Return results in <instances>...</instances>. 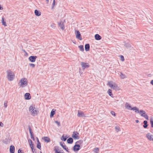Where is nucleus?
I'll return each instance as SVG.
<instances>
[{"label": "nucleus", "mask_w": 153, "mask_h": 153, "mask_svg": "<svg viewBox=\"0 0 153 153\" xmlns=\"http://www.w3.org/2000/svg\"><path fill=\"white\" fill-rule=\"evenodd\" d=\"M7 78L10 81H13L15 78V75L14 73L10 70H8L6 71Z\"/></svg>", "instance_id": "1"}, {"label": "nucleus", "mask_w": 153, "mask_h": 153, "mask_svg": "<svg viewBox=\"0 0 153 153\" xmlns=\"http://www.w3.org/2000/svg\"><path fill=\"white\" fill-rule=\"evenodd\" d=\"M34 109L35 107H33V105H31L29 108V111L33 116L36 115L38 114L37 111Z\"/></svg>", "instance_id": "2"}, {"label": "nucleus", "mask_w": 153, "mask_h": 153, "mask_svg": "<svg viewBox=\"0 0 153 153\" xmlns=\"http://www.w3.org/2000/svg\"><path fill=\"white\" fill-rule=\"evenodd\" d=\"M20 82L21 83L20 85V86L23 87L27 85L28 82L27 79L23 78L21 79Z\"/></svg>", "instance_id": "3"}, {"label": "nucleus", "mask_w": 153, "mask_h": 153, "mask_svg": "<svg viewBox=\"0 0 153 153\" xmlns=\"http://www.w3.org/2000/svg\"><path fill=\"white\" fill-rule=\"evenodd\" d=\"M108 85L111 88H112L114 90H116L118 89L117 85L112 81H109L108 83Z\"/></svg>", "instance_id": "4"}, {"label": "nucleus", "mask_w": 153, "mask_h": 153, "mask_svg": "<svg viewBox=\"0 0 153 153\" xmlns=\"http://www.w3.org/2000/svg\"><path fill=\"white\" fill-rule=\"evenodd\" d=\"M79 134L77 131H74L73 132L72 134V137L74 139H79Z\"/></svg>", "instance_id": "5"}, {"label": "nucleus", "mask_w": 153, "mask_h": 153, "mask_svg": "<svg viewBox=\"0 0 153 153\" xmlns=\"http://www.w3.org/2000/svg\"><path fill=\"white\" fill-rule=\"evenodd\" d=\"M140 114L141 116L144 117L146 120H149L148 116L146 114L145 111H144L140 110Z\"/></svg>", "instance_id": "6"}, {"label": "nucleus", "mask_w": 153, "mask_h": 153, "mask_svg": "<svg viewBox=\"0 0 153 153\" xmlns=\"http://www.w3.org/2000/svg\"><path fill=\"white\" fill-rule=\"evenodd\" d=\"M81 65L83 70L85 68H88L89 67V65L88 63H85L83 62H81Z\"/></svg>", "instance_id": "7"}, {"label": "nucleus", "mask_w": 153, "mask_h": 153, "mask_svg": "<svg viewBox=\"0 0 153 153\" xmlns=\"http://www.w3.org/2000/svg\"><path fill=\"white\" fill-rule=\"evenodd\" d=\"M75 33L76 38L80 40H82V39L81 36V34L79 30H76L75 31Z\"/></svg>", "instance_id": "8"}, {"label": "nucleus", "mask_w": 153, "mask_h": 153, "mask_svg": "<svg viewBox=\"0 0 153 153\" xmlns=\"http://www.w3.org/2000/svg\"><path fill=\"white\" fill-rule=\"evenodd\" d=\"M28 129H29V132H30V136H31V138L33 140H35V138H34V134L33 133V132L32 131V129H31V128H30V126H28Z\"/></svg>", "instance_id": "9"}, {"label": "nucleus", "mask_w": 153, "mask_h": 153, "mask_svg": "<svg viewBox=\"0 0 153 153\" xmlns=\"http://www.w3.org/2000/svg\"><path fill=\"white\" fill-rule=\"evenodd\" d=\"M37 58V56H30L29 58V59L31 62H34Z\"/></svg>", "instance_id": "10"}, {"label": "nucleus", "mask_w": 153, "mask_h": 153, "mask_svg": "<svg viewBox=\"0 0 153 153\" xmlns=\"http://www.w3.org/2000/svg\"><path fill=\"white\" fill-rule=\"evenodd\" d=\"M80 146L79 144H75L73 147V150L75 151H77L80 149Z\"/></svg>", "instance_id": "11"}, {"label": "nucleus", "mask_w": 153, "mask_h": 153, "mask_svg": "<svg viewBox=\"0 0 153 153\" xmlns=\"http://www.w3.org/2000/svg\"><path fill=\"white\" fill-rule=\"evenodd\" d=\"M146 136L148 139L150 140H153V135L151 134L150 133L147 134L146 135Z\"/></svg>", "instance_id": "12"}, {"label": "nucleus", "mask_w": 153, "mask_h": 153, "mask_svg": "<svg viewBox=\"0 0 153 153\" xmlns=\"http://www.w3.org/2000/svg\"><path fill=\"white\" fill-rule=\"evenodd\" d=\"M25 99L26 100H29L31 98L30 94L29 93H26L25 94Z\"/></svg>", "instance_id": "13"}, {"label": "nucleus", "mask_w": 153, "mask_h": 153, "mask_svg": "<svg viewBox=\"0 0 153 153\" xmlns=\"http://www.w3.org/2000/svg\"><path fill=\"white\" fill-rule=\"evenodd\" d=\"M58 25L59 27H60L62 30H64L65 28V25H64V23L62 21H61L59 23H58Z\"/></svg>", "instance_id": "14"}, {"label": "nucleus", "mask_w": 153, "mask_h": 153, "mask_svg": "<svg viewBox=\"0 0 153 153\" xmlns=\"http://www.w3.org/2000/svg\"><path fill=\"white\" fill-rule=\"evenodd\" d=\"M10 153H14L15 152V147L13 145L10 146Z\"/></svg>", "instance_id": "15"}, {"label": "nucleus", "mask_w": 153, "mask_h": 153, "mask_svg": "<svg viewBox=\"0 0 153 153\" xmlns=\"http://www.w3.org/2000/svg\"><path fill=\"white\" fill-rule=\"evenodd\" d=\"M77 116L78 117H85L84 115V113L82 111H78V114H77Z\"/></svg>", "instance_id": "16"}, {"label": "nucleus", "mask_w": 153, "mask_h": 153, "mask_svg": "<svg viewBox=\"0 0 153 153\" xmlns=\"http://www.w3.org/2000/svg\"><path fill=\"white\" fill-rule=\"evenodd\" d=\"M60 145L63 148L66 150L68 152H69L68 150L67 147L65 145H63V144L61 142L60 143Z\"/></svg>", "instance_id": "17"}, {"label": "nucleus", "mask_w": 153, "mask_h": 153, "mask_svg": "<svg viewBox=\"0 0 153 153\" xmlns=\"http://www.w3.org/2000/svg\"><path fill=\"white\" fill-rule=\"evenodd\" d=\"M94 37L95 39L97 40H100L102 38L101 37L99 34H97L95 35Z\"/></svg>", "instance_id": "18"}, {"label": "nucleus", "mask_w": 153, "mask_h": 153, "mask_svg": "<svg viewBox=\"0 0 153 153\" xmlns=\"http://www.w3.org/2000/svg\"><path fill=\"white\" fill-rule=\"evenodd\" d=\"M125 107L128 110H131V106L128 102H126L125 104Z\"/></svg>", "instance_id": "19"}, {"label": "nucleus", "mask_w": 153, "mask_h": 153, "mask_svg": "<svg viewBox=\"0 0 153 153\" xmlns=\"http://www.w3.org/2000/svg\"><path fill=\"white\" fill-rule=\"evenodd\" d=\"M42 139L46 143H48L51 141V140L48 137H45L42 138Z\"/></svg>", "instance_id": "20"}, {"label": "nucleus", "mask_w": 153, "mask_h": 153, "mask_svg": "<svg viewBox=\"0 0 153 153\" xmlns=\"http://www.w3.org/2000/svg\"><path fill=\"white\" fill-rule=\"evenodd\" d=\"M35 15L37 16H39L41 15V12L37 10H35L34 11Z\"/></svg>", "instance_id": "21"}, {"label": "nucleus", "mask_w": 153, "mask_h": 153, "mask_svg": "<svg viewBox=\"0 0 153 153\" xmlns=\"http://www.w3.org/2000/svg\"><path fill=\"white\" fill-rule=\"evenodd\" d=\"M85 49L86 51H88L90 49V45L89 44H86L85 45Z\"/></svg>", "instance_id": "22"}, {"label": "nucleus", "mask_w": 153, "mask_h": 153, "mask_svg": "<svg viewBox=\"0 0 153 153\" xmlns=\"http://www.w3.org/2000/svg\"><path fill=\"white\" fill-rule=\"evenodd\" d=\"M56 147H55V149H54V151L55 152V153H63L61 151V150H59V149L57 148Z\"/></svg>", "instance_id": "23"}, {"label": "nucleus", "mask_w": 153, "mask_h": 153, "mask_svg": "<svg viewBox=\"0 0 153 153\" xmlns=\"http://www.w3.org/2000/svg\"><path fill=\"white\" fill-rule=\"evenodd\" d=\"M56 111L55 110H54V109H53L51 111L50 115V117L51 118L53 116L54 114H55V111Z\"/></svg>", "instance_id": "24"}, {"label": "nucleus", "mask_w": 153, "mask_h": 153, "mask_svg": "<svg viewBox=\"0 0 153 153\" xmlns=\"http://www.w3.org/2000/svg\"><path fill=\"white\" fill-rule=\"evenodd\" d=\"M67 142L69 144H71L73 142V139L71 137H70L67 140Z\"/></svg>", "instance_id": "25"}, {"label": "nucleus", "mask_w": 153, "mask_h": 153, "mask_svg": "<svg viewBox=\"0 0 153 153\" xmlns=\"http://www.w3.org/2000/svg\"><path fill=\"white\" fill-rule=\"evenodd\" d=\"M147 123L148 122L146 120H144L143 121L144 125H143V127L145 128H146L148 127V125L147 124Z\"/></svg>", "instance_id": "26"}, {"label": "nucleus", "mask_w": 153, "mask_h": 153, "mask_svg": "<svg viewBox=\"0 0 153 153\" xmlns=\"http://www.w3.org/2000/svg\"><path fill=\"white\" fill-rule=\"evenodd\" d=\"M124 43H125L124 46L127 48H129L131 47V45L130 44L128 43H126L125 42H124Z\"/></svg>", "instance_id": "27"}, {"label": "nucleus", "mask_w": 153, "mask_h": 153, "mask_svg": "<svg viewBox=\"0 0 153 153\" xmlns=\"http://www.w3.org/2000/svg\"><path fill=\"white\" fill-rule=\"evenodd\" d=\"M36 147L37 148L39 149H41V144L39 140H38V141L37 142V143L36 146Z\"/></svg>", "instance_id": "28"}, {"label": "nucleus", "mask_w": 153, "mask_h": 153, "mask_svg": "<svg viewBox=\"0 0 153 153\" xmlns=\"http://www.w3.org/2000/svg\"><path fill=\"white\" fill-rule=\"evenodd\" d=\"M108 94L111 97H113V94L112 92V90L110 89H109L107 92Z\"/></svg>", "instance_id": "29"}, {"label": "nucleus", "mask_w": 153, "mask_h": 153, "mask_svg": "<svg viewBox=\"0 0 153 153\" xmlns=\"http://www.w3.org/2000/svg\"><path fill=\"white\" fill-rule=\"evenodd\" d=\"M79 49L81 51H83L84 50V48L83 46L82 45H80L79 46Z\"/></svg>", "instance_id": "30"}, {"label": "nucleus", "mask_w": 153, "mask_h": 153, "mask_svg": "<svg viewBox=\"0 0 153 153\" xmlns=\"http://www.w3.org/2000/svg\"><path fill=\"white\" fill-rule=\"evenodd\" d=\"M120 78L122 79H124L126 77L125 75L123 74L122 72H120Z\"/></svg>", "instance_id": "31"}, {"label": "nucleus", "mask_w": 153, "mask_h": 153, "mask_svg": "<svg viewBox=\"0 0 153 153\" xmlns=\"http://www.w3.org/2000/svg\"><path fill=\"white\" fill-rule=\"evenodd\" d=\"M1 21L3 25H4L5 26H6V22L5 21H4V18L3 17Z\"/></svg>", "instance_id": "32"}, {"label": "nucleus", "mask_w": 153, "mask_h": 153, "mask_svg": "<svg viewBox=\"0 0 153 153\" xmlns=\"http://www.w3.org/2000/svg\"><path fill=\"white\" fill-rule=\"evenodd\" d=\"M150 122L151 127L153 128V118H151Z\"/></svg>", "instance_id": "33"}, {"label": "nucleus", "mask_w": 153, "mask_h": 153, "mask_svg": "<svg viewBox=\"0 0 153 153\" xmlns=\"http://www.w3.org/2000/svg\"><path fill=\"white\" fill-rule=\"evenodd\" d=\"M67 137H64V136L63 135L62 137L61 138V139L62 140L64 141H65L67 139Z\"/></svg>", "instance_id": "34"}, {"label": "nucleus", "mask_w": 153, "mask_h": 153, "mask_svg": "<svg viewBox=\"0 0 153 153\" xmlns=\"http://www.w3.org/2000/svg\"><path fill=\"white\" fill-rule=\"evenodd\" d=\"M83 143V141L81 140H80L78 141H77L76 142V143H78L80 144H82Z\"/></svg>", "instance_id": "35"}, {"label": "nucleus", "mask_w": 153, "mask_h": 153, "mask_svg": "<svg viewBox=\"0 0 153 153\" xmlns=\"http://www.w3.org/2000/svg\"><path fill=\"white\" fill-rule=\"evenodd\" d=\"M115 128L117 132L120 131V127L118 126H116Z\"/></svg>", "instance_id": "36"}, {"label": "nucleus", "mask_w": 153, "mask_h": 153, "mask_svg": "<svg viewBox=\"0 0 153 153\" xmlns=\"http://www.w3.org/2000/svg\"><path fill=\"white\" fill-rule=\"evenodd\" d=\"M55 0H53V3H52V9H53V8L54 7L55 5Z\"/></svg>", "instance_id": "37"}, {"label": "nucleus", "mask_w": 153, "mask_h": 153, "mask_svg": "<svg viewBox=\"0 0 153 153\" xmlns=\"http://www.w3.org/2000/svg\"><path fill=\"white\" fill-rule=\"evenodd\" d=\"M29 65L32 68H34L35 67V65L32 63H29Z\"/></svg>", "instance_id": "38"}, {"label": "nucleus", "mask_w": 153, "mask_h": 153, "mask_svg": "<svg viewBox=\"0 0 153 153\" xmlns=\"http://www.w3.org/2000/svg\"><path fill=\"white\" fill-rule=\"evenodd\" d=\"M28 142L30 145V144H32L33 143L32 141L30 139H28Z\"/></svg>", "instance_id": "39"}, {"label": "nucleus", "mask_w": 153, "mask_h": 153, "mask_svg": "<svg viewBox=\"0 0 153 153\" xmlns=\"http://www.w3.org/2000/svg\"><path fill=\"white\" fill-rule=\"evenodd\" d=\"M120 57L121 58V59L122 61H123L124 60V56L122 55H120Z\"/></svg>", "instance_id": "40"}, {"label": "nucleus", "mask_w": 153, "mask_h": 153, "mask_svg": "<svg viewBox=\"0 0 153 153\" xmlns=\"http://www.w3.org/2000/svg\"><path fill=\"white\" fill-rule=\"evenodd\" d=\"M55 122L57 124L58 126H60V123L59 122L57 121H55Z\"/></svg>", "instance_id": "41"}, {"label": "nucleus", "mask_w": 153, "mask_h": 153, "mask_svg": "<svg viewBox=\"0 0 153 153\" xmlns=\"http://www.w3.org/2000/svg\"><path fill=\"white\" fill-rule=\"evenodd\" d=\"M33 153H37L36 150L35 149L33 148L32 149Z\"/></svg>", "instance_id": "42"}, {"label": "nucleus", "mask_w": 153, "mask_h": 153, "mask_svg": "<svg viewBox=\"0 0 153 153\" xmlns=\"http://www.w3.org/2000/svg\"><path fill=\"white\" fill-rule=\"evenodd\" d=\"M7 102L6 101H5L4 102V106L5 108H6L7 107Z\"/></svg>", "instance_id": "43"}, {"label": "nucleus", "mask_w": 153, "mask_h": 153, "mask_svg": "<svg viewBox=\"0 0 153 153\" xmlns=\"http://www.w3.org/2000/svg\"><path fill=\"white\" fill-rule=\"evenodd\" d=\"M111 114L113 115L114 116H115L116 114L115 113L114 111H111Z\"/></svg>", "instance_id": "44"}, {"label": "nucleus", "mask_w": 153, "mask_h": 153, "mask_svg": "<svg viewBox=\"0 0 153 153\" xmlns=\"http://www.w3.org/2000/svg\"><path fill=\"white\" fill-rule=\"evenodd\" d=\"M30 147H31V149H33V148H34V144H33V143L32 144H30Z\"/></svg>", "instance_id": "45"}, {"label": "nucleus", "mask_w": 153, "mask_h": 153, "mask_svg": "<svg viewBox=\"0 0 153 153\" xmlns=\"http://www.w3.org/2000/svg\"><path fill=\"white\" fill-rule=\"evenodd\" d=\"M135 112L137 113H140V111H139V109L137 108L135 110Z\"/></svg>", "instance_id": "46"}, {"label": "nucleus", "mask_w": 153, "mask_h": 153, "mask_svg": "<svg viewBox=\"0 0 153 153\" xmlns=\"http://www.w3.org/2000/svg\"><path fill=\"white\" fill-rule=\"evenodd\" d=\"M137 108V107H134L133 108H131V110L134 111Z\"/></svg>", "instance_id": "47"}, {"label": "nucleus", "mask_w": 153, "mask_h": 153, "mask_svg": "<svg viewBox=\"0 0 153 153\" xmlns=\"http://www.w3.org/2000/svg\"><path fill=\"white\" fill-rule=\"evenodd\" d=\"M94 150H95V151L96 152H98L99 151V149L98 148H95L94 149Z\"/></svg>", "instance_id": "48"}, {"label": "nucleus", "mask_w": 153, "mask_h": 153, "mask_svg": "<svg viewBox=\"0 0 153 153\" xmlns=\"http://www.w3.org/2000/svg\"><path fill=\"white\" fill-rule=\"evenodd\" d=\"M0 126L3 127L4 126V124L1 122H0Z\"/></svg>", "instance_id": "49"}, {"label": "nucleus", "mask_w": 153, "mask_h": 153, "mask_svg": "<svg viewBox=\"0 0 153 153\" xmlns=\"http://www.w3.org/2000/svg\"><path fill=\"white\" fill-rule=\"evenodd\" d=\"M18 153H22V150H21L20 149H19L18 150Z\"/></svg>", "instance_id": "50"}, {"label": "nucleus", "mask_w": 153, "mask_h": 153, "mask_svg": "<svg viewBox=\"0 0 153 153\" xmlns=\"http://www.w3.org/2000/svg\"><path fill=\"white\" fill-rule=\"evenodd\" d=\"M150 83L153 85V80H152L151 81Z\"/></svg>", "instance_id": "51"}, {"label": "nucleus", "mask_w": 153, "mask_h": 153, "mask_svg": "<svg viewBox=\"0 0 153 153\" xmlns=\"http://www.w3.org/2000/svg\"><path fill=\"white\" fill-rule=\"evenodd\" d=\"M3 8L2 7L1 5H0V10H3Z\"/></svg>", "instance_id": "52"}, {"label": "nucleus", "mask_w": 153, "mask_h": 153, "mask_svg": "<svg viewBox=\"0 0 153 153\" xmlns=\"http://www.w3.org/2000/svg\"><path fill=\"white\" fill-rule=\"evenodd\" d=\"M136 123H137L139 122V121L138 120H136L135 121Z\"/></svg>", "instance_id": "53"}, {"label": "nucleus", "mask_w": 153, "mask_h": 153, "mask_svg": "<svg viewBox=\"0 0 153 153\" xmlns=\"http://www.w3.org/2000/svg\"><path fill=\"white\" fill-rule=\"evenodd\" d=\"M23 51H24V52H25L26 54H27V52L25 51V50H23Z\"/></svg>", "instance_id": "54"}, {"label": "nucleus", "mask_w": 153, "mask_h": 153, "mask_svg": "<svg viewBox=\"0 0 153 153\" xmlns=\"http://www.w3.org/2000/svg\"><path fill=\"white\" fill-rule=\"evenodd\" d=\"M36 139H37V142H38V140H39V139H38V137H36Z\"/></svg>", "instance_id": "55"}, {"label": "nucleus", "mask_w": 153, "mask_h": 153, "mask_svg": "<svg viewBox=\"0 0 153 153\" xmlns=\"http://www.w3.org/2000/svg\"><path fill=\"white\" fill-rule=\"evenodd\" d=\"M47 1L48 3L49 2V0H46Z\"/></svg>", "instance_id": "56"}, {"label": "nucleus", "mask_w": 153, "mask_h": 153, "mask_svg": "<svg viewBox=\"0 0 153 153\" xmlns=\"http://www.w3.org/2000/svg\"><path fill=\"white\" fill-rule=\"evenodd\" d=\"M51 26L52 27H53V26H53V25H51Z\"/></svg>", "instance_id": "57"}]
</instances>
